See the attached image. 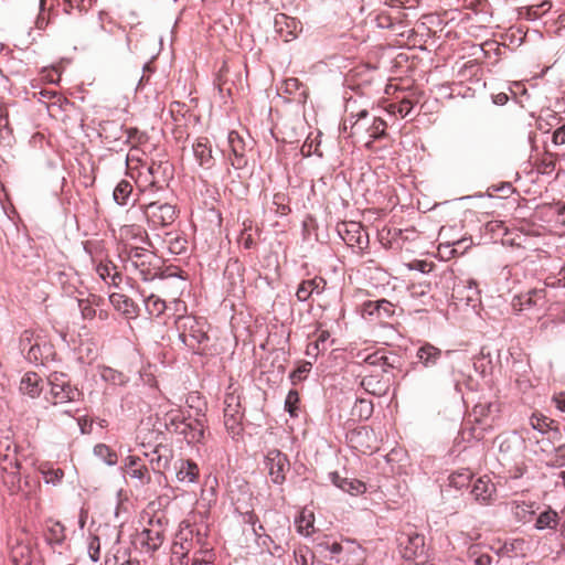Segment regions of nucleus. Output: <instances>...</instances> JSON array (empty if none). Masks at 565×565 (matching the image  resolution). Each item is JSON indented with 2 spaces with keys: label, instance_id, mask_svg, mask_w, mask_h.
Here are the masks:
<instances>
[{
  "label": "nucleus",
  "instance_id": "obj_1",
  "mask_svg": "<svg viewBox=\"0 0 565 565\" xmlns=\"http://www.w3.org/2000/svg\"><path fill=\"white\" fill-rule=\"evenodd\" d=\"M149 247L146 245H122V247H118L121 260L129 263L145 280L153 278L157 269L152 264L156 258L154 254Z\"/></svg>",
  "mask_w": 565,
  "mask_h": 565
},
{
  "label": "nucleus",
  "instance_id": "obj_2",
  "mask_svg": "<svg viewBox=\"0 0 565 565\" xmlns=\"http://www.w3.org/2000/svg\"><path fill=\"white\" fill-rule=\"evenodd\" d=\"M141 210L147 222L152 227H167L172 225L179 216V210L172 204L161 199H152L141 205Z\"/></svg>",
  "mask_w": 565,
  "mask_h": 565
},
{
  "label": "nucleus",
  "instance_id": "obj_3",
  "mask_svg": "<svg viewBox=\"0 0 565 565\" xmlns=\"http://www.w3.org/2000/svg\"><path fill=\"white\" fill-rule=\"evenodd\" d=\"M9 558L12 565H31L33 537L24 529H17L8 539Z\"/></svg>",
  "mask_w": 565,
  "mask_h": 565
},
{
  "label": "nucleus",
  "instance_id": "obj_4",
  "mask_svg": "<svg viewBox=\"0 0 565 565\" xmlns=\"http://www.w3.org/2000/svg\"><path fill=\"white\" fill-rule=\"evenodd\" d=\"M51 402L54 405L79 401L83 393L72 385L67 375L60 372H53L49 375Z\"/></svg>",
  "mask_w": 565,
  "mask_h": 565
},
{
  "label": "nucleus",
  "instance_id": "obj_5",
  "mask_svg": "<svg viewBox=\"0 0 565 565\" xmlns=\"http://www.w3.org/2000/svg\"><path fill=\"white\" fill-rule=\"evenodd\" d=\"M243 417L241 396L235 392L227 393L224 398V426L234 439L243 433Z\"/></svg>",
  "mask_w": 565,
  "mask_h": 565
},
{
  "label": "nucleus",
  "instance_id": "obj_6",
  "mask_svg": "<svg viewBox=\"0 0 565 565\" xmlns=\"http://www.w3.org/2000/svg\"><path fill=\"white\" fill-rule=\"evenodd\" d=\"M177 328L180 331V339L191 349H199L207 340L204 324L194 317H179Z\"/></svg>",
  "mask_w": 565,
  "mask_h": 565
},
{
  "label": "nucleus",
  "instance_id": "obj_7",
  "mask_svg": "<svg viewBox=\"0 0 565 565\" xmlns=\"http://www.w3.org/2000/svg\"><path fill=\"white\" fill-rule=\"evenodd\" d=\"M349 446L361 454H373L380 448V441L374 430L367 426H361L347 434Z\"/></svg>",
  "mask_w": 565,
  "mask_h": 565
},
{
  "label": "nucleus",
  "instance_id": "obj_8",
  "mask_svg": "<svg viewBox=\"0 0 565 565\" xmlns=\"http://www.w3.org/2000/svg\"><path fill=\"white\" fill-rule=\"evenodd\" d=\"M402 546L403 557L413 561H424L426 557V546L424 535L414 530L404 532L398 539Z\"/></svg>",
  "mask_w": 565,
  "mask_h": 565
},
{
  "label": "nucleus",
  "instance_id": "obj_9",
  "mask_svg": "<svg viewBox=\"0 0 565 565\" xmlns=\"http://www.w3.org/2000/svg\"><path fill=\"white\" fill-rule=\"evenodd\" d=\"M265 468L268 476L275 484H282L286 480V472L289 471L290 463L285 454L278 449H271L265 457Z\"/></svg>",
  "mask_w": 565,
  "mask_h": 565
},
{
  "label": "nucleus",
  "instance_id": "obj_10",
  "mask_svg": "<svg viewBox=\"0 0 565 565\" xmlns=\"http://www.w3.org/2000/svg\"><path fill=\"white\" fill-rule=\"evenodd\" d=\"M338 233L350 247L363 250L369 246V234L358 222H343L338 225Z\"/></svg>",
  "mask_w": 565,
  "mask_h": 565
},
{
  "label": "nucleus",
  "instance_id": "obj_11",
  "mask_svg": "<svg viewBox=\"0 0 565 565\" xmlns=\"http://www.w3.org/2000/svg\"><path fill=\"white\" fill-rule=\"evenodd\" d=\"M228 146L230 154L228 159L235 169H244L247 166L246 153L252 146V140H245V138L237 131H231L228 134Z\"/></svg>",
  "mask_w": 565,
  "mask_h": 565
},
{
  "label": "nucleus",
  "instance_id": "obj_12",
  "mask_svg": "<svg viewBox=\"0 0 565 565\" xmlns=\"http://www.w3.org/2000/svg\"><path fill=\"white\" fill-rule=\"evenodd\" d=\"M122 470L127 477L137 481V486H146L151 481V475L145 461L130 455L124 460Z\"/></svg>",
  "mask_w": 565,
  "mask_h": 565
},
{
  "label": "nucleus",
  "instance_id": "obj_13",
  "mask_svg": "<svg viewBox=\"0 0 565 565\" xmlns=\"http://www.w3.org/2000/svg\"><path fill=\"white\" fill-rule=\"evenodd\" d=\"M166 529L160 520L149 522V526L146 527L141 534V544L147 547L148 551H157L164 542Z\"/></svg>",
  "mask_w": 565,
  "mask_h": 565
},
{
  "label": "nucleus",
  "instance_id": "obj_14",
  "mask_svg": "<svg viewBox=\"0 0 565 565\" xmlns=\"http://www.w3.org/2000/svg\"><path fill=\"white\" fill-rule=\"evenodd\" d=\"M193 154L202 169L210 170L215 166V159L212 154V145L206 137H200L192 145Z\"/></svg>",
  "mask_w": 565,
  "mask_h": 565
},
{
  "label": "nucleus",
  "instance_id": "obj_15",
  "mask_svg": "<svg viewBox=\"0 0 565 565\" xmlns=\"http://www.w3.org/2000/svg\"><path fill=\"white\" fill-rule=\"evenodd\" d=\"M120 244L122 245H146L151 246L146 231L139 225H125L119 231Z\"/></svg>",
  "mask_w": 565,
  "mask_h": 565
},
{
  "label": "nucleus",
  "instance_id": "obj_16",
  "mask_svg": "<svg viewBox=\"0 0 565 565\" xmlns=\"http://www.w3.org/2000/svg\"><path fill=\"white\" fill-rule=\"evenodd\" d=\"M177 433L182 434L189 443H201L205 433V418H194L186 420L182 426H177Z\"/></svg>",
  "mask_w": 565,
  "mask_h": 565
},
{
  "label": "nucleus",
  "instance_id": "obj_17",
  "mask_svg": "<svg viewBox=\"0 0 565 565\" xmlns=\"http://www.w3.org/2000/svg\"><path fill=\"white\" fill-rule=\"evenodd\" d=\"M497 493V488L488 476L478 478L471 489V494L480 503H490Z\"/></svg>",
  "mask_w": 565,
  "mask_h": 565
},
{
  "label": "nucleus",
  "instance_id": "obj_18",
  "mask_svg": "<svg viewBox=\"0 0 565 565\" xmlns=\"http://www.w3.org/2000/svg\"><path fill=\"white\" fill-rule=\"evenodd\" d=\"M169 169V162L168 161H160L159 163L152 161L148 166V172L152 177V180L150 181L149 185L143 190L145 194H150L154 190L161 189L162 183L167 182L168 172Z\"/></svg>",
  "mask_w": 565,
  "mask_h": 565
},
{
  "label": "nucleus",
  "instance_id": "obj_19",
  "mask_svg": "<svg viewBox=\"0 0 565 565\" xmlns=\"http://www.w3.org/2000/svg\"><path fill=\"white\" fill-rule=\"evenodd\" d=\"M109 301L113 307L121 312L126 318L134 319L138 316V306L131 298L124 294L114 292L109 296Z\"/></svg>",
  "mask_w": 565,
  "mask_h": 565
},
{
  "label": "nucleus",
  "instance_id": "obj_20",
  "mask_svg": "<svg viewBox=\"0 0 565 565\" xmlns=\"http://www.w3.org/2000/svg\"><path fill=\"white\" fill-rule=\"evenodd\" d=\"M327 281L322 277L303 280L296 292L299 301H307L312 295H321L326 289Z\"/></svg>",
  "mask_w": 565,
  "mask_h": 565
},
{
  "label": "nucleus",
  "instance_id": "obj_21",
  "mask_svg": "<svg viewBox=\"0 0 565 565\" xmlns=\"http://www.w3.org/2000/svg\"><path fill=\"white\" fill-rule=\"evenodd\" d=\"M330 479L334 486L351 494H360L366 490V486L362 481L341 477L338 472L330 473Z\"/></svg>",
  "mask_w": 565,
  "mask_h": 565
},
{
  "label": "nucleus",
  "instance_id": "obj_22",
  "mask_svg": "<svg viewBox=\"0 0 565 565\" xmlns=\"http://www.w3.org/2000/svg\"><path fill=\"white\" fill-rule=\"evenodd\" d=\"M454 291L457 295V298L460 300H466L467 305L473 303L479 300V289L478 285L475 280H466L458 284Z\"/></svg>",
  "mask_w": 565,
  "mask_h": 565
},
{
  "label": "nucleus",
  "instance_id": "obj_23",
  "mask_svg": "<svg viewBox=\"0 0 565 565\" xmlns=\"http://www.w3.org/2000/svg\"><path fill=\"white\" fill-rule=\"evenodd\" d=\"M361 386L370 394L375 396L385 395L388 385L386 381H383V376L379 374H372L364 376L361 381Z\"/></svg>",
  "mask_w": 565,
  "mask_h": 565
},
{
  "label": "nucleus",
  "instance_id": "obj_24",
  "mask_svg": "<svg viewBox=\"0 0 565 565\" xmlns=\"http://www.w3.org/2000/svg\"><path fill=\"white\" fill-rule=\"evenodd\" d=\"M42 379L39 374L29 372L24 374L20 383V391L32 398L38 397L42 392Z\"/></svg>",
  "mask_w": 565,
  "mask_h": 565
},
{
  "label": "nucleus",
  "instance_id": "obj_25",
  "mask_svg": "<svg viewBox=\"0 0 565 565\" xmlns=\"http://www.w3.org/2000/svg\"><path fill=\"white\" fill-rule=\"evenodd\" d=\"M416 356L425 367H431L437 364L441 356V351L430 343H425L417 350Z\"/></svg>",
  "mask_w": 565,
  "mask_h": 565
},
{
  "label": "nucleus",
  "instance_id": "obj_26",
  "mask_svg": "<svg viewBox=\"0 0 565 565\" xmlns=\"http://www.w3.org/2000/svg\"><path fill=\"white\" fill-rule=\"evenodd\" d=\"M199 467L192 460H183L177 470V479L180 482H194L199 478Z\"/></svg>",
  "mask_w": 565,
  "mask_h": 565
},
{
  "label": "nucleus",
  "instance_id": "obj_27",
  "mask_svg": "<svg viewBox=\"0 0 565 565\" xmlns=\"http://www.w3.org/2000/svg\"><path fill=\"white\" fill-rule=\"evenodd\" d=\"M503 551L511 557L525 556L531 551V544L525 539L518 537L505 542Z\"/></svg>",
  "mask_w": 565,
  "mask_h": 565
},
{
  "label": "nucleus",
  "instance_id": "obj_28",
  "mask_svg": "<svg viewBox=\"0 0 565 565\" xmlns=\"http://www.w3.org/2000/svg\"><path fill=\"white\" fill-rule=\"evenodd\" d=\"M544 290H531L524 295H520L513 300V308L515 310H524L531 308L537 303L539 299L544 298Z\"/></svg>",
  "mask_w": 565,
  "mask_h": 565
},
{
  "label": "nucleus",
  "instance_id": "obj_29",
  "mask_svg": "<svg viewBox=\"0 0 565 565\" xmlns=\"http://www.w3.org/2000/svg\"><path fill=\"white\" fill-rule=\"evenodd\" d=\"M66 539L65 527L61 522H53L47 529L45 540L50 545H61Z\"/></svg>",
  "mask_w": 565,
  "mask_h": 565
},
{
  "label": "nucleus",
  "instance_id": "obj_30",
  "mask_svg": "<svg viewBox=\"0 0 565 565\" xmlns=\"http://www.w3.org/2000/svg\"><path fill=\"white\" fill-rule=\"evenodd\" d=\"M558 524V514L551 508H548L546 511L542 512L535 522V527L537 530H544V529H555Z\"/></svg>",
  "mask_w": 565,
  "mask_h": 565
},
{
  "label": "nucleus",
  "instance_id": "obj_31",
  "mask_svg": "<svg viewBox=\"0 0 565 565\" xmlns=\"http://www.w3.org/2000/svg\"><path fill=\"white\" fill-rule=\"evenodd\" d=\"M96 271L103 280L108 281V279H110V282L115 286H117L119 281H121L120 274L117 271L116 267L110 263H100L99 265H97Z\"/></svg>",
  "mask_w": 565,
  "mask_h": 565
},
{
  "label": "nucleus",
  "instance_id": "obj_32",
  "mask_svg": "<svg viewBox=\"0 0 565 565\" xmlns=\"http://www.w3.org/2000/svg\"><path fill=\"white\" fill-rule=\"evenodd\" d=\"M315 516L312 512L302 511L296 519L297 530L302 535H310L313 533Z\"/></svg>",
  "mask_w": 565,
  "mask_h": 565
},
{
  "label": "nucleus",
  "instance_id": "obj_33",
  "mask_svg": "<svg viewBox=\"0 0 565 565\" xmlns=\"http://www.w3.org/2000/svg\"><path fill=\"white\" fill-rule=\"evenodd\" d=\"M192 530L185 529L181 530L177 539L180 541H175L173 544V553L178 554L181 553L183 555L188 554L191 548V542H189V539L192 537Z\"/></svg>",
  "mask_w": 565,
  "mask_h": 565
},
{
  "label": "nucleus",
  "instance_id": "obj_34",
  "mask_svg": "<svg viewBox=\"0 0 565 565\" xmlns=\"http://www.w3.org/2000/svg\"><path fill=\"white\" fill-rule=\"evenodd\" d=\"M40 100L49 99L51 100L47 105L50 111H52L55 107H58L60 109L63 108L64 105H68V100L63 97L62 95L57 94L54 90L50 89H43L40 93Z\"/></svg>",
  "mask_w": 565,
  "mask_h": 565
},
{
  "label": "nucleus",
  "instance_id": "obj_35",
  "mask_svg": "<svg viewBox=\"0 0 565 565\" xmlns=\"http://www.w3.org/2000/svg\"><path fill=\"white\" fill-rule=\"evenodd\" d=\"M132 193V184L127 180H121L114 190V200L119 205H125L128 202V198Z\"/></svg>",
  "mask_w": 565,
  "mask_h": 565
},
{
  "label": "nucleus",
  "instance_id": "obj_36",
  "mask_svg": "<svg viewBox=\"0 0 565 565\" xmlns=\"http://www.w3.org/2000/svg\"><path fill=\"white\" fill-rule=\"evenodd\" d=\"M94 454L109 466H114L118 461L116 451L105 444H97L94 447Z\"/></svg>",
  "mask_w": 565,
  "mask_h": 565
},
{
  "label": "nucleus",
  "instance_id": "obj_37",
  "mask_svg": "<svg viewBox=\"0 0 565 565\" xmlns=\"http://www.w3.org/2000/svg\"><path fill=\"white\" fill-rule=\"evenodd\" d=\"M125 134L127 136V143L130 145L134 150H137L139 146L148 141L147 134L136 127L126 128Z\"/></svg>",
  "mask_w": 565,
  "mask_h": 565
},
{
  "label": "nucleus",
  "instance_id": "obj_38",
  "mask_svg": "<svg viewBox=\"0 0 565 565\" xmlns=\"http://www.w3.org/2000/svg\"><path fill=\"white\" fill-rule=\"evenodd\" d=\"M146 309L151 316L159 317L166 310V302L156 295H150L145 300Z\"/></svg>",
  "mask_w": 565,
  "mask_h": 565
},
{
  "label": "nucleus",
  "instance_id": "obj_39",
  "mask_svg": "<svg viewBox=\"0 0 565 565\" xmlns=\"http://www.w3.org/2000/svg\"><path fill=\"white\" fill-rule=\"evenodd\" d=\"M275 24L279 33L284 32V28L287 29V35L295 36L297 29V21L294 18H289L286 14H278L275 19Z\"/></svg>",
  "mask_w": 565,
  "mask_h": 565
},
{
  "label": "nucleus",
  "instance_id": "obj_40",
  "mask_svg": "<svg viewBox=\"0 0 565 565\" xmlns=\"http://www.w3.org/2000/svg\"><path fill=\"white\" fill-rule=\"evenodd\" d=\"M386 127H387V125L382 118L375 117L373 119V122L367 128V132H369L370 137L372 138V140L366 143L367 148L371 147V143L373 142V140L385 136Z\"/></svg>",
  "mask_w": 565,
  "mask_h": 565
},
{
  "label": "nucleus",
  "instance_id": "obj_41",
  "mask_svg": "<svg viewBox=\"0 0 565 565\" xmlns=\"http://www.w3.org/2000/svg\"><path fill=\"white\" fill-rule=\"evenodd\" d=\"M552 8L551 2L543 1L540 4H534L524 8V17L529 20H536L541 18L543 14H545L547 11H550Z\"/></svg>",
  "mask_w": 565,
  "mask_h": 565
},
{
  "label": "nucleus",
  "instance_id": "obj_42",
  "mask_svg": "<svg viewBox=\"0 0 565 565\" xmlns=\"http://www.w3.org/2000/svg\"><path fill=\"white\" fill-rule=\"evenodd\" d=\"M2 481L9 488V490L14 493L20 489V469L11 470L10 472H2Z\"/></svg>",
  "mask_w": 565,
  "mask_h": 565
},
{
  "label": "nucleus",
  "instance_id": "obj_43",
  "mask_svg": "<svg viewBox=\"0 0 565 565\" xmlns=\"http://www.w3.org/2000/svg\"><path fill=\"white\" fill-rule=\"evenodd\" d=\"M534 514L533 505L525 502L514 503V515L519 521L529 522L531 516Z\"/></svg>",
  "mask_w": 565,
  "mask_h": 565
},
{
  "label": "nucleus",
  "instance_id": "obj_44",
  "mask_svg": "<svg viewBox=\"0 0 565 565\" xmlns=\"http://www.w3.org/2000/svg\"><path fill=\"white\" fill-rule=\"evenodd\" d=\"M46 347H41L38 340L34 341V344H31V347L26 350V359L30 362L33 363H44L45 356H44V349Z\"/></svg>",
  "mask_w": 565,
  "mask_h": 565
},
{
  "label": "nucleus",
  "instance_id": "obj_45",
  "mask_svg": "<svg viewBox=\"0 0 565 565\" xmlns=\"http://www.w3.org/2000/svg\"><path fill=\"white\" fill-rule=\"evenodd\" d=\"M0 469L2 472H10L11 470H19L20 462L14 452L0 455Z\"/></svg>",
  "mask_w": 565,
  "mask_h": 565
},
{
  "label": "nucleus",
  "instance_id": "obj_46",
  "mask_svg": "<svg viewBox=\"0 0 565 565\" xmlns=\"http://www.w3.org/2000/svg\"><path fill=\"white\" fill-rule=\"evenodd\" d=\"M95 1L96 0H65L64 11L68 14L73 9L78 12H87L94 6Z\"/></svg>",
  "mask_w": 565,
  "mask_h": 565
},
{
  "label": "nucleus",
  "instance_id": "obj_47",
  "mask_svg": "<svg viewBox=\"0 0 565 565\" xmlns=\"http://www.w3.org/2000/svg\"><path fill=\"white\" fill-rule=\"evenodd\" d=\"M472 475L468 470H463L461 472L452 473L449 478L450 484L457 489H461L469 484Z\"/></svg>",
  "mask_w": 565,
  "mask_h": 565
},
{
  "label": "nucleus",
  "instance_id": "obj_48",
  "mask_svg": "<svg viewBox=\"0 0 565 565\" xmlns=\"http://www.w3.org/2000/svg\"><path fill=\"white\" fill-rule=\"evenodd\" d=\"M413 108V103L409 99H402L398 103H392L388 106V111L392 114H399L402 117L407 116Z\"/></svg>",
  "mask_w": 565,
  "mask_h": 565
},
{
  "label": "nucleus",
  "instance_id": "obj_49",
  "mask_svg": "<svg viewBox=\"0 0 565 565\" xmlns=\"http://www.w3.org/2000/svg\"><path fill=\"white\" fill-rule=\"evenodd\" d=\"M552 423L553 420L543 415L533 414L530 418L531 426L541 433L547 431L551 428Z\"/></svg>",
  "mask_w": 565,
  "mask_h": 565
},
{
  "label": "nucleus",
  "instance_id": "obj_50",
  "mask_svg": "<svg viewBox=\"0 0 565 565\" xmlns=\"http://www.w3.org/2000/svg\"><path fill=\"white\" fill-rule=\"evenodd\" d=\"M353 411L359 413L360 418L367 419L373 413V404L371 401L361 398L355 403Z\"/></svg>",
  "mask_w": 565,
  "mask_h": 565
},
{
  "label": "nucleus",
  "instance_id": "obj_51",
  "mask_svg": "<svg viewBox=\"0 0 565 565\" xmlns=\"http://www.w3.org/2000/svg\"><path fill=\"white\" fill-rule=\"evenodd\" d=\"M298 403H299V394L297 391L291 390L289 391L286 401H285V409L291 415L297 416L298 411Z\"/></svg>",
  "mask_w": 565,
  "mask_h": 565
},
{
  "label": "nucleus",
  "instance_id": "obj_52",
  "mask_svg": "<svg viewBox=\"0 0 565 565\" xmlns=\"http://www.w3.org/2000/svg\"><path fill=\"white\" fill-rule=\"evenodd\" d=\"M41 472L43 473L46 483L56 484L64 477V471L60 468H49L46 470L42 469Z\"/></svg>",
  "mask_w": 565,
  "mask_h": 565
},
{
  "label": "nucleus",
  "instance_id": "obj_53",
  "mask_svg": "<svg viewBox=\"0 0 565 565\" xmlns=\"http://www.w3.org/2000/svg\"><path fill=\"white\" fill-rule=\"evenodd\" d=\"M213 561L214 554L212 551H199V553L193 557L192 565H214Z\"/></svg>",
  "mask_w": 565,
  "mask_h": 565
},
{
  "label": "nucleus",
  "instance_id": "obj_54",
  "mask_svg": "<svg viewBox=\"0 0 565 565\" xmlns=\"http://www.w3.org/2000/svg\"><path fill=\"white\" fill-rule=\"evenodd\" d=\"M287 198L284 193H276L273 203L276 205V212L280 215H287L290 212L289 205L286 203Z\"/></svg>",
  "mask_w": 565,
  "mask_h": 565
},
{
  "label": "nucleus",
  "instance_id": "obj_55",
  "mask_svg": "<svg viewBox=\"0 0 565 565\" xmlns=\"http://www.w3.org/2000/svg\"><path fill=\"white\" fill-rule=\"evenodd\" d=\"M166 425L174 427V430L177 429V426H182V424L186 423V419L179 411H171L167 413L166 415Z\"/></svg>",
  "mask_w": 565,
  "mask_h": 565
},
{
  "label": "nucleus",
  "instance_id": "obj_56",
  "mask_svg": "<svg viewBox=\"0 0 565 565\" xmlns=\"http://www.w3.org/2000/svg\"><path fill=\"white\" fill-rule=\"evenodd\" d=\"M88 554L92 561L97 562L100 556V541L96 535L90 536L88 542Z\"/></svg>",
  "mask_w": 565,
  "mask_h": 565
},
{
  "label": "nucleus",
  "instance_id": "obj_57",
  "mask_svg": "<svg viewBox=\"0 0 565 565\" xmlns=\"http://www.w3.org/2000/svg\"><path fill=\"white\" fill-rule=\"evenodd\" d=\"M379 318H390L394 315V305L386 299L377 300Z\"/></svg>",
  "mask_w": 565,
  "mask_h": 565
},
{
  "label": "nucleus",
  "instance_id": "obj_58",
  "mask_svg": "<svg viewBox=\"0 0 565 565\" xmlns=\"http://www.w3.org/2000/svg\"><path fill=\"white\" fill-rule=\"evenodd\" d=\"M363 361L370 365H386L387 356L379 351L367 354L363 358Z\"/></svg>",
  "mask_w": 565,
  "mask_h": 565
},
{
  "label": "nucleus",
  "instance_id": "obj_59",
  "mask_svg": "<svg viewBox=\"0 0 565 565\" xmlns=\"http://www.w3.org/2000/svg\"><path fill=\"white\" fill-rule=\"evenodd\" d=\"M301 86L302 84L299 82L298 78L291 77L284 82L281 89L284 93L294 95L301 88Z\"/></svg>",
  "mask_w": 565,
  "mask_h": 565
},
{
  "label": "nucleus",
  "instance_id": "obj_60",
  "mask_svg": "<svg viewBox=\"0 0 565 565\" xmlns=\"http://www.w3.org/2000/svg\"><path fill=\"white\" fill-rule=\"evenodd\" d=\"M329 338H330L329 331L321 330L318 333L317 339L315 340V342L310 343V345H313L315 350L317 352H320L321 350L324 351L327 349L326 348V342L329 340Z\"/></svg>",
  "mask_w": 565,
  "mask_h": 565
},
{
  "label": "nucleus",
  "instance_id": "obj_61",
  "mask_svg": "<svg viewBox=\"0 0 565 565\" xmlns=\"http://www.w3.org/2000/svg\"><path fill=\"white\" fill-rule=\"evenodd\" d=\"M552 463L557 467L565 466V444L558 446L555 449L554 457L552 459Z\"/></svg>",
  "mask_w": 565,
  "mask_h": 565
},
{
  "label": "nucleus",
  "instance_id": "obj_62",
  "mask_svg": "<svg viewBox=\"0 0 565 565\" xmlns=\"http://www.w3.org/2000/svg\"><path fill=\"white\" fill-rule=\"evenodd\" d=\"M78 305H79L83 318L93 319L96 316V310L88 301L79 300Z\"/></svg>",
  "mask_w": 565,
  "mask_h": 565
},
{
  "label": "nucleus",
  "instance_id": "obj_63",
  "mask_svg": "<svg viewBox=\"0 0 565 565\" xmlns=\"http://www.w3.org/2000/svg\"><path fill=\"white\" fill-rule=\"evenodd\" d=\"M34 332L31 331V330H25L22 335H21V339H20V347L22 349V351H25L26 348L29 349L31 347V344H34Z\"/></svg>",
  "mask_w": 565,
  "mask_h": 565
},
{
  "label": "nucleus",
  "instance_id": "obj_64",
  "mask_svg": "<svg viewBox=\"0 0 565 565\" xmlns=\"http://www.w3.org/2000/svg\"><path fill=\"white\" fill-rule=\"evenodd\" d=\"M552 141L556 146L565 145V124L553 132Z\"/></svg>",
  "mask_w": 565,
  "mask_h": 565
}]
</instances>
